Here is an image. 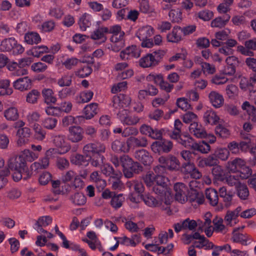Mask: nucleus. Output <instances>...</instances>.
Segmentation results:
<instances>
[{"label":"nucleus","mask_w":256,"mask_h":256,"mask_svg":"<svg viewBox=\"0 0 256 256\" xmlns=\"http://www.w3.org/2000/svg\"><path fill=\"white\" fill-rule=\"evenodd\" d=\"M120 164L123 168L124 176L131 178L134 174H138L142 170V167L138 162H134L128 155H123L120 158Z\"/></svg>","instance_id":"nucleus-1"},{"label":"nucleus","mask_w":256,"mask_h":256,"mask_svg":"<svg viewBox=\"0 0 256 256\" xmlns=\"http://www.w3.org/2000/svg\"><path fill=\"white\" fill-rule=\"evenodd\" d=\"M24 125L25 122L22 120H18L13 124V127L17 130L16 132V136L18 137L16 143L19 146L26 144L32 134L30 128L28 127H24Z\"/></svg>","instance_id":"nucleus-2"},{"label":"nucleus","mask_w":256,"mask_h":256,"mask_svg":"<svg viewBox=\"0 0 256 256\" xmlns=\"http://www.w3.org/2000/svg\"><path fill=\"white\" fill-rule=\"evenodd\" d=\"M142 200L144 203L150 208H160L163 210H166L169 208L170 204V200H162L159 196L155 198L150 195H145L142 196Z\"/></svg>","instance_id":"nucleus-3"},{"label":"nucleus","mask_w":256,"mask_h":256,"mask_svg":"<svg viewBox=\"0 0 256 256\" xmlns=\"http://www.w3.org/2000/svg\"><path fill=\"white\" fill-rule=\"evenodd\" d=\"M105 151L104 144L98 142L88 143L83 148V152L86 156H90L91 154H102Z\"/></svg>","instance_id":"nucleus-4"},{"label":"nucleus","mask_w":256,"mask_h":256,"mask_svg":"<svg viewBox=\"0 0 256 256\" xmlns=\"http://www.w3.org/2000/svg\"><path fill=\"white\" fill-rule=\"evenodd\" d=\"M117 116L121 122L124 125H136L140 121L138 117L130 114V112L125 109H122L117 114Z\"/></svg>","instance_id":"nucleus-5"},{"label":"nucleus","mask_w":256,"mask_h":256,"mask_svg":"<svg viewBox=\"0 0 256 256\" xmlns=\"http://www.w3.org/2000/svg\"><path fill=\"white\" fill-rule=\"evenodd\" d=\"M158 162L160 164L164 166L166 168L170 170H178L180 166V162L174 156L169 155L167 157L160 156Z\"/></svg>","instance_id":"nucleus-6"},{"label":"nucleus","mask_w":256,"mask_h":256,"mask_svg":"<svg viewBox=\"0 0 256 256\" xmlns=\"http://www.w3.org/2000/svg\"><path fill=\"white\" fill-rule=\"evenodd\" d=\"M180 171L184 174H190V176L194 179L200 178L202 174L196 167L194 162H186L182 164Z\"/></svg>","instance_id":"nucleus-7"},{"label":"nucleus","mask_w":256,"mask_h":256,"mask_svg":"<svg viewBox=\"0 0 256 256\" xmlns=\"http://www.w3.org/2000/svg\"><path fill=\"white\" fill-rule=\"evenodd\" d=\"M242 211V208L238 206L233 210H228L224 218V222L228 226L232 227L238 222V218Z\"/></svg>","instance_id":"nucleus-8"},{"label":"nucleus","mask_w":256,"mask_h":256,"mask_svg":"<svg viewBox=\"0 0 256 256\" xmlns=\"http://www.w3.org/2000/svg\"><path fill=\"white\" fill-rule=\"evenodd\" d=\"M8 170H24L26 168L25 158L20 156L16 158H12L9 160L8 163Z\"/></svg>","instance_id":"nucleus-9"},{"label":"nucleus","mask_w":256,"mask_h":256,"mask_svg":"<svg viewBox=\"0 0 256 256\" xmlns=\"http://www.w3.org/2000/svg\"><path fill=\"white\" fill-rule=\"evenodd\" d=\"M176 200L182 204L186 201L188 188L183 183H176L174 186Z\"/></svg>","instance_id":"nucleus-10"},{"label":"nucleus","mask_w":256,"mask_h":256,"mask_svg":"<svg viewBox=\"0 0 256 256\" xmlns=\"http://www.w3.org/2000/svg\"><path fill=\"white\" fill-rule=\"evenodd\" d=\"M140 54V48L136 46L126 48L120 52V56L122 60H128L131 58H138Z\"/></svg>","instance_id":"nucleus-11"},{"label":"nucleus","mask_w":256,"mask_h":256,"mask_svg":"<svg viewBox=\"0 0 256 256\" xmlns=\"http://www.w3.org/2000/svg\"><path fill=\"white\" fill-rule=\"evenodd\" d=\"M208 98L211 104L216 108H221L224 104L223 96L216 90H212L208 94Z\"/></svg>","instance_id":"nucleus-12"},{"label":"nucleus","mask_w":256,"mask_h":256,"mask_svg":"<svg viewBox=\"0 0 256 256\" xmlns=\"http://www.w3.org/2000/svg\"><path fill=\"white\" fill-rule=\"evenodd\" d=\"M68 132V139L72 142H78L83 138V130L79 126H70Z\"/></svg>","instance_id":"nucleus-13"},{"label":"nucleus","mask_w":256,"mask_h":256,"mask_svg":"<svg viewBox=\"0 0 256 256\" xmlns=\"http://www.w3.org/2000/svg\"><path fill=\"white\" fill-rule=\"evenodd\" d=\"M134 158L144 166H149L152 162V158L150 153L145 150H137L134 154Z\"/></svg>","instance_id":"nucleus-14"},{"label":"nucleus","mask_w":256,"mask_h":256,"mask_svg":"<svg viewBox=\"0 0 256 256\" xmlns=\"http://www.w3.org/2000/svg\"><path fill=\"white\" fill-rule=\"evenodd\" d=\"M98 104L96 102H92L84 106L82 110L84 116H82L83 118L90 120L98 113Z\"/></svg>","instance_id":"nucleus-15"},{"label":"nucleus","mask_w":256,"mask_h":256,"mask_svg":"<svg viewBox=\"0 0 256 256\" xmlns=\"http://www.w3.org/2000/svg\"><path fill=\"white\" fill-rule=\"evenodd\" d=\"M246 161L240 158H237L232 161L227 162L226 167L229 172L236 173L239 171L246 165Z\"/></svg>","instance_id":"nucleus-16"},{"label":"nucleus","mask_w":256,"mask_h":256,"mask_svg":"<svg viewBox=\"0 0 256 256\" xmlns=\"http://www.w3.org/2000/svg\"><path fill=\"white\" fill-rule=\"evenodd\" d=\"M31 82L28 76L20 78L14 82L13 86L16 90L24 91L30 88Z\"/></svg>","instance_id":"nucleus-17"},{"label":"nucleus","mask_w":256,"mask_h":256,"mask_svg":"<svg viewBox=\"0 0 256 256\" xmlns=\"http://www.w3.org/2000/svg\"><path fill=\"white\" fill-rule=\"evenodd\" d=\"M124 32H120V34H115L112 36L110 41L113 43V50L118 52L124 46Z\"/></svg>","instance_id":"nucleus-18"},{"label":"nucleus","mask_w":256,"mask_h":256,"mask_svg":"<svg viewBox=\"0 0 256 256\" xmlns=\"http://www.w3.org/2000/svg\"><path fill=\"white\" fill-rule=\"evenodd\" d=\"M189 129L190 132L198 138H204L206 136V133L204 128L198 122H194L192 123Z\"/></svg>","instance_id":"nucleus-19"},{"label":"nucleus","mask_w":256,"mask_h":256,"mask_svg":"<svg viewBox=\"0 0 256 256\" xmlns=\"http://www.w3.org/2000/svg\"><path fill=\"white\" fill-rule=\"evenodd\" d=\"M128 144L130 148L131 147H146L148 144L147 138L144 136H130L128 138Z\"/></svg>","instance_id":"nucleus-20"},{"label":"nucleus","mask_w":256,"mask_h":256,"mask_svg":"<svg viewBox=\"0 0 256 256\" xmlns=\"http://www.w3.org/2000/svg\"><path fill=\"white\" fill-rule=\"evenodd\" d=\"M112 148L113 150L117 152H128L130 148L128 144V138L127 139L126 142L118 140H115L112 144Z\"/></svg>","instance_id":"nucleus-21"},{"label":"nucleus","mask_w":256,"mask_h":256,"mask_svg":"<svg viewBox=\"0 0 256 256\" xmlns=\"http://www.w3.org/2000/svg\"><path fill=\"white\" fill-rule=\"evenodd\" d=\"M52 222V218L50 216H42L36 221L34 228L40 234L46 232L42 227H46Z\"/></svg>","instance_id":"nucleus-22"},{"label":"nucleus","mask_w":256,"mask_h":256,"mask_svg":"<svg viewBox=\"0 0 256 256\" xmlns=\"http://www.w3.org/2000/svg\"><path fill=\"white\" fill-rule=\"evenodd\" d=\"M139 64L142 68L154 66L158 64L157 59L153 56V54H149L142 58L139 60Z\"/></svg>","instance_id":"nucleus-23"},{"label":"nucleus","mask_w":256,"mask_h":256,"mask_svg":"<svg viewBox=\"0 0 256 256\" xmlns=\"http://www.w3.org/2000/svg\"><path fill=\"white\" fill-rule=\"evenodd\" d=\"M102 174L106 176H110L114 178H120L122 174L120 172H114L112 166L108 163H104L100 167Z\"/></svg>","instance_id":"nucleus-24"},{"label":"nucleus","mask_w":256,"mask_h":256,"mask_svg":"<svg viewBox=\"0 0 256 256\" xmlns=\"http://www.w3.org/2000/svg\"><path fill=\"white\" fill-rule=\"evenodd\" d=\"M108 33L106 27H100L96 30L91 34V38L94 40H100V42H104L106 40V34Z\"/></svg>","instance_id":"nucleus-25"},{"label":"nucleus","mask_w":256,"mask_h":256,"mask_svg":"<svg viewBox=\"0 0 256 256\" xmlns=\"http://www.w3.org/2000/svg\"><path fill=\"white\" fill-rule=\"evenodd\" d=\"M167 40L168 42L176 43L182 39V30L179 26L174 27L172 31L168 34Z\"/></svg>","instance_id":"nucleus-26"},{"label":"nucleus","mask_w":256,"mask_h":256,"mask_svg":"<svg viewBox=\"0 0 256 256\" xmlns=\"http://www.w3.org/2000/svg\"><path fill=\"white\" fill-rule=\"evenodd\" d=\"M203 118L206 123L210 124H216L220 119L216 112L210 108L204 112Z\"/></svg>","instance_id":"nucleus-27"},{"label":"nucleus","mask_w":256,"mask_h":256,"mask_svg":"<svg viewBox=\"0 0 256 256\" xmlns=\"http://www.w3.org/2000/svg\"><path fill=\"white\" fill-rule=\"evenodd\" d=\"M154 33V30L150 26H146L140 28L136 34L140 40H144L150 37Z\"/></svg>","instance_id":"nucleus-28"},{"label":"nucleus","mask_w":256,"mask_h":256,"mask_svg":"<svg viewBox=\"0 0 256 256\" xmlns=\"http://www.w3.org/2000/svg\"><path fill=\"white\" fill-rule=\"evenodd\" d=\"M54 2L56 6L50 10L49 14L52 17L58 19L60 18L64 15V12L61 8L62 2L60 0H54Z\"/></svg>","instance_id":"nucleus-29"},{"label":"nucleus","mask_w":256,"mask_h":256,"mask_svg":"<svg viewBox=\"0 0 256 256\" xmlns=\"http://www.w3.org/2000/svg\"><path fill=\"white\" fill-rule=\"evenodd\" d=\"M16 44V40L14 38H8L4 39L0 44V52H10Z\"/></svg>","instance_id":"nucleus-30"},{"label":"nucleus","mask_w":256,"mask_h":256,"mask_svg":"<svg viewBox=\"0 0 256 256\" xmlns=\"http://www.w3.org/2000/svg\"><path fill=\"white\" fill-rule=\"evenodd\" d=\"M187 198L186 201L188 200L190 202H196L198 204H203L204 201L203 194L201 192H197L196 190H192Z\"/></svg>","instance_id":"nucleus-31"},{"label":"nucleus","mask_w":256,"mask_h":256,"mask_svg":"<svg viewBox=\"0 0 256 256\" xmlns=\"http://www.w3.org/2000/svg\"><path fill=\"white\" fill-rule=\"evenodd\" d=\"M24 40L29 44H38L41 42V38L38 32H30L26 34Z\"/></svg>","instance_id":"nucleus-32"},{"label":"nucleus","mask_w":256,"mask_h":256,"mask_svg":"<svg viewBox=\"0 0 256 256\" xmlns=\"http://www.w3.org/2000/svg\"><path fill=\"white\" fill-rule=\"evenodd\" d=\"M42 94L44 102L47 104H55L57 100L53 90L50 88L44 89L42 90Z\"/></svg>","instance_id":"nucleus-33"},{"label":"nucleus","mask_w":256,"mask_h":256,"mask_svg":"<svg viewBox=\"0 0 256 256\" xmlns=\"http://www.w3.org/2000/svg\"><path fill=\"white\" fill-rule=\"evenodd\" d=\"M230 19V16L228 14L222 17H218L213 20L211 22V26L212 28H222L224 27Z\"/></svg>","instance_id":"nucleus-34"},{"label":"nucleus","mask_w":256,"mask_h":256,"mask_svg":"<svg viewBox=\"0 0 256 256\" xmlns=\"http://www.w3.org/2000/svg\"><path fill=\"white\" fill-rule=\"evenodd\" d=\"M237 195L241 200H247L250 196V192L247 186L243 184H239L236 188Z\"/></svg>","instance_id":"nucleus-35"},{"label":"nucleus","mask_w":256,"mask_h":256,"mask_svg":"<svg viewBox=\"0 0 256 256\" xmlns=\"http://www.w3.org/2000/svg\"><path fill=\"white\" fill-rule=\"evenodd\" d=\"M206 196L211 205L214 206L218 204V192L214 189H206Z\"/></svg>","instance_id":"nucleus-36"},{"label":"nucleus","mask_w":256,"mask_h":256,"mask_svg":"<svg viewBox=\"0 0 256 256\" xmlns=\"http://www.w3.org/2000/svg\"><path fill=\"white\" fill-rule=\"evenodd\" d=\"M50 164L49 160L44 156V158L39 160L38 162H34L30 166V168L32 170H37L38 169H46Z\"/></svg>","instance_id":"nucleus-37"},{"label":"nucleus","mask_w":256,"mask_h":256,"mask_svg":"<svg viewBox=\"0 0 256 256\" xmlns=\"http://www.w3.org/2000/svg\"><path fill=\"white\" fill-rule=\"evenodd\" d=\"M242 108L246 110L249 115L250 118L254 122H256V108L250 105L249 102H245L242 106Z\"/></svg>","instance_id":"nucleus-38"},{"label":"nucleus","mask_w":256,"mask_h":256,"mask_svg":"<svg viewBox=\"0 0 256 256\" xmlns=\"http://www.w3.org/2000/svg\"><path fill=\"white\" fill-rule=\"evenodd\" d=\"M4 116L8 120H16L19 117L18 109L15 107H10L4 110Z\"/></svg>","instance_id":"nucleus-39"},{"label":"nucleus","mask_w":256,"mask_h":256,"mask_svg":"<svg viewBox=\"0 0 256 256\" xmlns=\"http://www.w3.org/2000/svg\"><path fill=\"white\" fill-rule=\"evenodd\" d=\"M92 17L90 14L84 13L80 18L78 24L82 30H86L91 26Z\"/></svg>","instance_id":"nucleus-40"},{"label":"nucleus","mask_w":256,"mask_h":256,"mask_svg":"<svg viewBox=\"0 0 256 256\" xmlns=\"http://www.w3.org/2000/svg\"><path fill=\"white\" fill-rule=\"evenodd\" d=\"M94 93L92 91H83L76 96V100L78 103L88 102L92 99Z\"/></svg>","instance_id":"nucleus-41"},{"label":"nucleus","mask_w":256,"mask_h":256,"mask_svg":"<svg viewBox=\"0 0 256 256\" xmlns=\"http://www.w3.org/2000/svg\"><path fill=\"white\" fill-rule=\"evenodd\" d=\"M178 142L186 148H192L193 149L194 142L193 138L189 135H182L178 139Z\"/></svg>","instance_id":"nucleus-42"},{"label":"nucleus","mask_w":256,"mask_h":256,"mask_svg":"<svg viewBox=\"0 0 256 256\" xmlns=\"http://www.w3.org/2000/svg\"><path fill=\"white\" fill-rule=\"evenodd\" d=\"M48 48L44 45L33 47L30 50V52L31 55L34 57L38 58L44 53L50 52Z\"/></svg>","instance_id":"nucleus-43"},{"label":"nucleus","mask_w":256,"mask_h":256,"mask_svg":"<svg viewBox=\"0 0 256 256\" xmlns=\"http://www.w3.org/2000/svg\"><path fill=\"white\" fill-rule=\"evenodd\" d=\"M214 155L218 160L226 161L230 156V152L226 148H219L216 150Z\"/></svg>","instance_id":"nucleus-44"},{"label":"nucleus","mask_w":256,"mask_h":256,"mask_svg":"<svg viewBox=\"0 0 256 256\" xmlns=\"http://www.w3.org/2000/svg\"><path fill=\"white\" fill-rule=\"evenodd\" d=\"M194 246L197 248H202L205 247L206 249H212L214 247V244L208 240H207L204 236L198 240V241L195 242L194 243Z\"/></svg>","instance_id":"nucleus-45"},{"label":"nucleus","mask_w":256,"mask_h":256,"mask_svg":"<svg viewBox=\"0 0 256 256\" xmlns=\"http://www.w3.org/2000/svg\"><path fill=\"white\" fill-rule=\"evenodd\" d=\"M33 130L34 132V136L35 139L42 141L46 136V132L38 124H34L33 126Z\"/></svg>","instance_id":"nucleus-46"},{"label":"nucleus","mask_w":256,"mask_h":256,"mask_svg":"<svg viewBox=\"0 0 256 256\" xmlns=\"http://www.w3.org/2000/svg\"><path fill=\"white\" fill-rule=\"evenodd\" d=\"M71 200L76 205L82 206L86 203V198L84 194L77 192L71 196Z\"/></svg>","instance_id":"nucleus-47"},{"label":"nucleus","mask_w":256,"mask_h":256,"mask_svg":"<svg viewBox=\"0 0 256 256\" xmlns=\"http://www.w3.org/2000/svg\"><path fill=\"white\" fill-rule=\"evenodd\" d=\"M58 120L56 118H46L42 121V126L47 130H53L57 124Z\"/></svg>","instance_id":"nucleus-48"},{"label":"nucleus","mask_w":256,"mask_h":256,"mask_svg":"<svg viewBox=\"0 0 256 256\" xmlns=\"http://www.w3.org/2000/svg\"><path fill=\"white\" fill-rule=\"evenodd\" d=\"M194 150H198L202 154H207L210 150V146L204 140L200 142L199 143H194Z\"/></svg>","instance_id":"nucleus-49"},{"label":"nucleus","mask_w":256,"mask_h":256,"mask_svg":"<svg viewBox=\"0 0 256 256\" xmlns=\"http://www.w3.org/2000/svg\"><path fill=\"white\" fill-rule=\"evenodd\" d=\"M124 200V198L122 194H114L111 200L110 204L115 209H118L122 206Z\"/></svg>","instance_id":"nucleus-50"},{"label":"nucleus","mask_w":256,"mask_h":256,"mask_svg":"<svg viewBox=\"0 0 256 256\" xmlns=\"http://www.w3.org/2000/svg\"><path fill=\"white\" fill-rule=\"evenodd\" d=\"M143 180L146 186L150 188L155 184L156 174L152 172H148L143 176Z\"/></svg>","instance_id":"nucleus-51"},{"label":"nucleus","mask_w":256,"mask_h":256,"mask_svg":"<svg viewBox=\"0 0 256 256\" xmlns=\"http://www.w3.org/2000/svg\"><path fill=\"white\" fill-rule=\"evenodd\" d=\"M168 16L172 22H179L182 20V12L178 8L170 9Z\"/></svg>","instance_id":"nucleus-52"},{"label":"nucleus","mask_w":256,"mask_h":256,"mask_svg":"<svg viewBox=\"0 0 256 256\" xmlns=\"http://www.w3.org/2000/svg\"><path fill=\"white\" fill-rule=\"evenodd\" d=\"M72 82V76L69 74H64L58 80V84L60 87L70 86Z\"/></svg>","instance_id":"nucleus-53"},{"label":"nucleus","mask_w":256,"mask_h":256,"mask_svg":"<svg viewBox=\"0 0 256 256\" xmlns=\"http://www.w3.org/2000/svg\"><path fill=\"white\" fill-rule=\"evenodd\" d=\"M82 118V116H77L76 117L72 116H66L62 119V124L64 126H68L74 124H78V120Z\"/></svg>","instance_id":"nucleus-54"},{"label":"nucleus","mask_w":256,"mask_h":256,"mask_svg":"<svg viewBox=\"0 0 256 256\" xmlns=\"http://www.w3.org/2000/svg\"><path fill=\"white\" fill-rule=\"evenodd\" d=\"M80 60L76 58L72 57L66 58L62 64L68 70H70L76 66Z\"/></svg>","instance_id":"nucleus-55"},{"label":"nucleus","mask_w":256,"mask_h":256,"mask_svg":"<svg viewBox=\"0 0 256 256\" xmlns=\"http://www.w3.org/2000/svg\"><path fill=\"white\" fill-rule=\"evenodd\" d=\"M40 96V93L37 90H31L26 96V100L30 104H35L37 102Z\"/></svg>","instance_id":"nucleus-56"},{"label":"nucleus","mask_w":256,"mask_h":256,"mask_svg":"<svg viewBox=\"0 0 256 256\" xmlns=\"http://www.w3.org/2000/svg\"><path fill=\"white\" fill-rule=\"evenodd\" d=\"M92 68L88 64L84 66L76 72V74L82 78L88 76L92 72Z\"/></svg>","instance_id":"nucleus-57"},{"label":"nucleus","mask_w":256,"mask_h":256,"mask_svg":"<svg viewBox=\"0 0 256 256\" xmlns=\"http://www.w3.org/2000/svg\"><path fill=\"white\" fill-rule=\"evenodd\" d=\"M226 91V95L230 98H234L238 93V87L232 84L227 86Z\"/></svg>","instance_id":"nucleus-58"},{"label":"nucleus","mask_w":256,"mask_h":256,"mask_svg":"<svg viewBox=\"0 0 256 256\" xmlns=\"http://www.w3.org/2000/svg\"><path fill=\"white\" fill-rule=\"evenodd\" d=\"M76 90L73 88H66L58 92V96L61 99L66 98L68 96L74 95Z\"/></svg>","instance_id":"nucleus-59"},{"label":"nucleus","mask_w":256,"mask_h":256,"mask_svg":"<svg viewBox=\"0 0 256 256\" xmlns=\"http://www.w3.org/2000/svg\"><path fill=\"white\" fill-rule=\"evenodd\" d=\"M176 104L181 110L186 111L191 108V106L184 98H180L176 100Z\"/></svg>","instance_id":"nucleus-60"},{"label":"nucleus","mask_w":256,"mask_h":256,"mask_svg":"<svg viewBox=\"0 0 256 256\" xmlns=\"http://www.w3.org/2000/svg\"><path fill=\"white\" fill-rule=\"evenodd\" d=\"M212 173L215 178L218 180H222L224 178V172L220 166H216L212 170Z\"/></svg>","instance_id":"nucleus-61"},{"label":"nucleus","mask_w":256,"mask_h":256,"mask_svg":"<svg viewBox=\"0 0 256 256\" xmlns=\"http://www.w3.org/2000/svg\"><path fill=\"white\" fill-rule=\"evenodd\" d=\"M56 166L60 170H64L68 168L70 166L68 160L64 158L59 157L56 161Z\"/></svg>","instance_id":"nucleus-62"},{"label":"nucleus","mask_w":256,"mask_h":256,"mask_svg":"<svg viewBox=\"0 0 256 256\" xmlns=\"http://www.w3.org/2000/svg\"><path fill=\"white\" fill-rule=\"evenodd\" d=\"M224 220V219L217 216L213 220L216 231L218 232H222L226 228V226L223 224Z\"/></svg>","instance_id":"nucleus-63"},{"label":"nucleus","mask_w":256,"mask_h":256,"mask_svg":"<svg viewBox=\"0 0 256 256\" xmlns=\"http://www.w3.org/2000/svg\"><path fill=\"white\" fill-rule=\"evenodd\" d=\"M111 105L114 108L113 110L116 114L118 113L122 109H124L120 102V98L117 96H115L113 97Z\"/></svg>","instance_id":"nucleus-64"}]
</instances>
